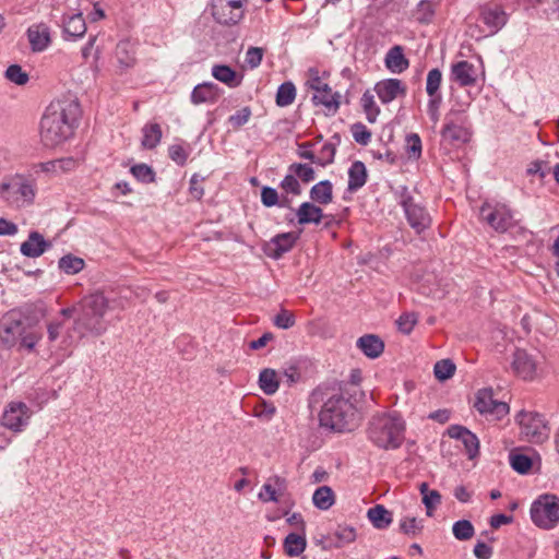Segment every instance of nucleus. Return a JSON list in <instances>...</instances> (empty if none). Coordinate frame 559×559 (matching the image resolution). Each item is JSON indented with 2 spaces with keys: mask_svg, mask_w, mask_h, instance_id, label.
I'll return each mask as SVG.
<instances>
[{
  "mask_svg": "<svg viewBox=\"0 0 559 559\" xmlns=\"http://www.w3.org/2000/svg\"><path fill=\"white\" fill-rule=\"evenodd\" d=\"M80 114L75 100L64 99L50 103L40 121V140L52 147L72 135L73 126Z\"/></svg>",
  "mask_w": 559,
  "mask_h": 559,
  "instance_id": "f257e3e1",
  "label": "nucleus"
},
{
  "mask_svg": "<svg viewBox=\"0 0 559 559\" xmlns=\"http://www.w3.org/2000/svg\"><path fill=\"white\" fill-rule=\"evenodd\" d=\"M109 307V301L100 292L84 296L79 301V317L74 320L72 331L84 337L87 333L100 336L105 333L106 326L103 318Z\"/></svg>",
  "mask_w": 559,
  "mask_h": 559,
  "instance_id": "f03ea898",
  "label": "nucleus"
},
{
  "mask_svg": "<svg viewBox=\"0 0 559 559\" xmlns=\"http://www.w3.org/2000/svg\"><path fill=\"white\" fill-rule=\"evenodd\" d=\"M320 425L333 431L352 430L356 425V407L344 393H335L323 404L319 414Z\"/></svg>",
  "mask_w": 559,
  "mask_h": 559,
  "instance_id": "7ed1b4c3",
  "label": "nucleus"
},
{
  "mask_svg": "<svg viewBox=\"0 0 559 559\" xmlns=\"http://www.w3.org/2000/svg\"><path fill=\"white\" fill-rule=\"evenodd\" d=\"M405 423L395 413L379 414L369 423V439L379 448L394 450L404 441Z\"/></svg>",
  "mask_w": 559,
  "mask_h": 559,
  "instance_id": "20e7f679",
  "label": "nucleus"
},
{
  "mask_svg": "<svg viewBox=\"0 0 559 559\" xmlns=\"http://www.w3.org/2000/svg\"><path fill=\"white\" fill-rule=\"evenodd\" d=\"M0 197L11 206H29L36 197L35 182L21 174L8 176L0 185Z\"/></svg>",
  "mask_w": 559,
  "mask_h": 559,
  "instance_id": "39448f33",
  "label": "nucleus"
},
{
  "mask_svg": "<svg viewBox=\"0 0 559 559\" xmlns=\"http://www.w3.org/2000/svg\"><path fill=\"white\" fill-rule=\"evenodd\" d=\"M531 519L542 530H552L559 524V498L545 493L539 496L531 506Z\"/></svg>",
  "mask_w": 559,
  "mask_h": 559,
  "instance_id": "423d86ee",
  "label": "nucleus"
},
{
  "mask_svg": "<svg viewBox=\"0 0 559 559\" xmlns=\"http://www.w3.org/2000/svg\"><path fill=\"white\" fill-rule=\"evenodd\" d=\"M479 216L498 233H504L515 224L511 210L504 204L485 202L480 207Z\"/></svg>",
  "mask_w": 559,
  "mask_h": 559,
  "instance_id": "0eeeda50",
  "label": "nucleus"
},
{
  "mask_svg": "<svg viewBox=\"0 0 559 559\" xmlns=\"http://www.w3.org/2000/svg\"><path fill=\"white\" fill-rule=\"evenodd\" d=\"M518 418L521 427V436L525 440L540 443L548 438L549 429L539 414L521 412Z\"/></svg>",
  "mask_w": 559,
  "mask_h": 559,
  "instance_id": "6e6552de",
  "label": "nucleus"
},
{
  "mask_svg": "<svg viewBox=\"0 0 559 559\" xmlns=\"http://www.w3.org/2000/svg\"><path fill=\"white\" fill-rule=\"evenodd\" d=\"M307 84L314 91L312 99L316 105H323L328 110L333 112L338 109V95L332 93L331 87L320 78L317 69H309Z\"/></svg>",
  "mask_w": 559,
  "mask_h": 559,
  "instance_id": "1a4fd4ad",
  "label": "nucleus"
},
{
  "mask_svg": "<svg viewBox=\"0 0 559 559\" xmlns=\"http://www.w3.org/2000/svg\"><path fill=\"white\" fill-rule=\"evenodd\" d=\"M31 408L23 402H11L3 412L1 424L3 427L20 432L32 417Z\"/></svg>",
  "mask_w": 559,
  "mask_h": 559,
  "instance_id": "9d476101",
  "label": "nucleus"
},
{
  "mask_svg": "<svg viewBox=\"0 0 559 559\" xmlns=\"http://www.w3.org/2000/svg\"><path fill=\"white\" fill-rule=\"evenodd\" d=\"M401 205L404 209L408 224L416 233L420 234L430 226L431 217L429 213L421 204L416 202L413 197H403Z\"/></svg>",
  "mask_w": 559,
  "mask_h": 559,
  "instance_id": "9b49d317",
  "label": "nucleus"
},
{
  "mask_svg": "<svg viewBox=\"0 0 559 559\" xmlns=\"http://www.w3.org/2000/svg\"><path fill=\"white\" fill-rule=\"evenodd\" d=\"M539 356L526 349L518 348L513 353L512 370L523 380H533L537 376Z\"/></svg>",
  "mask_w": 559,
  "mask_h": 559,
  "instance_id": "f8f14e48",
  "label": "nucleus"
},
{
  "mask_svg": "<svg viewBox=\"0 0 559 559\" xmlns=\"http://www.w3.org/2000/svg\"><path fill=\"white\" fill-rule=\"evenodd\" d=\"M475 407L480 414L491 416L493 419H500L509 413L508 404L495 399L491 389L477 392Z\"/></svg>",
  "mask_w": 559,
  "mask_h": 559,
  "instance_id": "ddd939ff",
  "label": "nucleus"
},
{
  "mask_svg": "<svg viewBox=\"0 0 559 559\" xmlns=\"http://www.w3.org/2000/svg\"><path fill=\"white\" fill-rule=\"evenodd\" d=\"M212 14L221 24H237L243 17L242 2L240 0H219L212 5Z\"/></svg>",
  "mask_w": 559,
  "mask_h": 559,
  "instance_id": "4468645a",
  "label": "nucleus"
},
{
  "mask_svg": "<svg viewBox=\"0 0 559 559\" xmlns=\"http://www.w3.org/2000/svg\"><path fill=\"white\" fill-rule=\"evenodd\" d=\"M288 484L284 477L273 475L266 479L258 493L262 502H281L287 495Z\"/></svg>",
  "mask_w": 559,
  "mask_h": 559,
  "instance_id": "2eb2a0df",
  "label": "nucleus"
},
{
  "mask_svg": "<svg viewBox=\"0 0 559 559\" xmlns=\"http://www.w3.org/2000/svg\"><path fill=\"white\" fill-rule=\"evenodd\" d=\"M297 239L296 233L280 234L264 245V253L270 258L280 259L294 247Z\"/></svg>",
  "mask_w": 559,
  "mask_h": 559,
  "instance_id": "dca6fc26",
  "label": "nucleus"
},
{
  "mask_svg": "<svg viewBox=\"0 0 559 559\" xmlns=\"http://www.w3.org/2000/svg\"><path fill=\"white\" fill-rule=\"evenodd\" d=\"M374 91L383 104H388L399 96L406 94V86L399 79H388L378 82Z\"/></svg>",
  "mask_w": 559,
  "mask_h": 559,
  "instance_id": "f3484780",
  "label": "nucleus"
},
{
  "mask_svg": "<svg viewBox=\"0 0 559 559\" xmlns=\"http://www.w3.org/2000/svg\"><path fill=\"white\" fill-rule=\"evenodd\" d=\"M115 60L117 62V72L122 74L135 64V49L129 40H121L115 49Z\"/></svg>",
  "mask_w": 559,
  "mask_h": 559,
  "instance_id": "a211bd4d",
  "label": "nucleus"
},
{
  "mask_svg": "<svg viewBox=\"0 0 559 559\" xmlns=\"http://www.w3.org/2000/svg\"><path fill=\"white\" fill-rule=\"evenodd\" d=\"M480 19L493 34L506 24L507 14L499 5L486 4L480 9Z\"/></svg>",
  "mask_w": 559,
  "mask_h": 559,
  "instance_id": "6ab92c4d",
  "label": "nucleus"
},
{
  "mask_svg": "<svg viewBox=\"0 0 559 559\" xmlns=\"http://www.w3.org/2000/svg\"><path fill=\"white\" fill-rule=\"evenodd\" d=\"M27 38L33 51H43L51 41L50 29L45 23L32 25L27 29Z\"/></svg>",
  "mask_w": 559,
  "mask_h": 559,
  "instance_id": "aec40b11",
  "label": "nucleus"
},
{
  "mask_svg": "<svg viewBox=\"0 0 559 559\" xmlns=\"http://www.w3.org/2000/svg\"><path fill=\"white\" fill-rule=\"evenodd\" d=\"M50 247L51 243L46 241L41 234L32 231L27 240L21 245L20 250L25 257L38 258Z\"/></svg>",
  "mask_w": 559,
  "mask_h": 559,
  "instance_id": "412c9836",
  "label": "nucleus"
},
{
  "mask_svg": "<svg viewBox=\"0 0 559 559\" xmlns=\"http://www.w3.org/2000/svg\"><path fill=\"white\" fill-rule=\"evenodd\" d=\"M452 80L461 86L473 85L476 81L475 68L467 61H459L452 66Z\"/></svg>",
  "mask_w": 559,
  "mask_h": 559,
  "instance_id": "4be33fe9",
  "label": "nucleus"
},
{
  "mask_svg": "<svg viewBox=\"0 0 559 559\" xmlns=\"http://www.w3.org/2000/svg\"><path fill=\"white\" fill-rule=\"evenodd\" d=\"M357 347L367 357L377 358L383 353L384 343L374 334H366L357 340Z\"/></svg>",
  "mask_w": 559,
  "mask_h": 559,
  "instance_id": "5701e85b",
  "label": "nucleus"
},
{
  "mask_svg": "<svg viewBox=\"0 0 559 559\" xmlns=\"http://www.w3.org/2000/svg\"><path fill=\"white\" fill-rule=\"evenodd\" d=\"M218 86L214 83H202L194 87L191 94V100L193 104L201 103H214L218 98Z\"/></svg>",
  "mask_w": 559,
  "mask_h": 559,
  "instance_id": "b1692460",
  "label": "nucleus"
},
{
  "mask_svg": "<svg viewBox=\"0 0 559 559\" xmlns=\"http://www.w3.org/2000/svg\"><path fill=\"white\" fill-rule=\"evenodd\" d=\"M296 215L300 225L319 224L323 217L322 210L310 202H304L297 210Z\"/></svg>",
  "mask_w": 559,
  "mask_h": 559,
  "instance_id": "393cba45",
  "label": "nucleus"
},
{
  "mask_svg": "<svg viewBox=\"0 0 559 559\" xmlns=\"http://www.w3.org/2000/svg\"><path fill=\"white\" fill-rule=\"evenodd\" d=\"M385 66L393 73H401L408 68V60L404 57L401 46H394L389 50Z\"/></svg>",
  "mask_w": 559,
  "mask_h": 559,
  "instance_id": "a878e982",
  "label": "nucleus"
},
{
  "mask_svg": "<svg viewBox=\"0 0 559 559\" xmlns=\"http://www.w3.org/2000/svg\"><path fill=\"white\" fill-rule=\"evenodd\" d=\"M307 546L306 533H290L284 539V549L287 556L297 557L301 555Z\"/></svg>",
  "mask_w": 559,
  "mask_h": 559,
  "instance_id": "bb28decb",
  "label": "nucleus"
},
{
  "mask_svg": "<svg viewBox=\"0 0 559 559\" xmlns=\"http://www.w3.org/2000/svg\"><path fill=\"white\" fill-rule=\"evenodd\" d=\"M367 518L378 530L386 528L393 521L392 513L382 504L370 508L367 512Z\"/></svg>",
  "mask_w": 559,
  "mask_h": 559,
  "instance_id": "cd10ccee",
  "label": "nucleus"
},
{
  "mask_svg": "<svg viewBox=\"0 0 559 559\" xmlns=\"http://www.w3.org/2000/svg\"><path fill=\"white\" fill-rule=\"evenodd\" d=\"M212 75L229 87H236L241 83V78H239L230 67L225 64L214 66L212 68Z\"/></svg>",
  "mask_w": 559,
  "mask_h": 559,
  "instance_id": "c85d7f7f",
  "label": "nucleus"
},
{
  "mask_svg": "<svg viewBox=\"0 0 559 559\" xmlns=\"http://www.w3.org/2000/svg\"><path fill=\"white\" fill-rule=\"evenodd\" d=\"M259 386L266 395H273L280 386L277 372L271 368L263 369L259 376Z\"/></svg>",
  "mask_w": 559,
  "mask_h": 559,
  "instance_id": "c756f323",
  "label": "nucleus"
},
{
  "mask_svg": "<svg viewBox=\"0 0 559 559\" xmlns=\"http://www.w3.org/2000/svg\"><path fill=\"white\" fill-rule=\"evenodd\" d=\"M348 190L355 191L361 188L367 178L366 167L362 162H355L348 170Z\"/></svg>",
  "mask_w": 559,
  "mask_h": 559,
  "instance_id": "7c9ffc66",
  "label": "nucleus"
},
{
  "mask_svg": "<svg viewBox=\"0 0 559 559\" xmlns=\"http://www.w3.org/2000/svg\"><path fill=\"white\" fill-rule=\"evenodd\" d=\"M442 138L452 144L464 143L468 139V132L465 128L449 121L442 130Z\"/></svg>",
  "mask_w": 559,
  "mask_h": 559,
  "instance_id": "2f4dec72",
  "label": "nucleus"
},
{
  "mask_svg": "<svg viewBox=\"0 0 559 559\" xmlns=\"http://www.w3.org/2000/svg\"><path fill=\"white\" fill-rule=\"evenodd\" d=\"M312 502L320 510H329L335 503L334 491L329 486H321L313 492Z\"/></svg>",
  "mask_w": 559,
  "mask_h": 559,
  "instance_id": "473e14b6",
  "label": "nucleus"
},
{
  "mask_svg": "<svg viewBox=\"0 0 559 559\" xmlns=\"http://www.w3.org/2000/svg\"><path fill=\"white\" fill-rule=\"evenodd\" d=\"M23 332V324L20 321H11L3 324L0 331V340L3 344L12 346L17 342L20 333Z\"/></svg>",
  "mask_w": 559,
  "mask_h": 559,
  "instance_id": "72a5a7b5",
  "label": "nucleus"
},
{
  "mask_svg": "<svg viewBox=\"0 0 559 559\" xmlns=\"http://www.w3.org/2000/svg\"><path fill=\"white\" fill-rule=\"evenodd\" d=\"M310 198L320 204H329L332 201V185L323 180L314 185L310 190Z\"/></svg>",
  "mask_w": 559,
  "mask_h": 559,
  "instance_id": "f704fd0d",
  "label": "nucleus"
},
{
  "mask_svg": "<svg viewBox=\"0 0 559 559\" xmlns=\"http://www.w3.org/2000/svg\"><path fill=\"white\" fill-rule=\"evenodd\" d=\"M59 269L68 275H74L81 272L85 266V261L74 254H66L58 262Z\"/></svg>",
  "mask_w": 559,
  "mask_h": 559,
  "instance_id": "c9c22d12",
  "label": "nucleus"
},
{
  "mask_svg": "<svg viewBox=\"0 0 559 559\" xmlns=\"http://www.w3.org/2000/svg\"><path fill=\"white\" fill-rule=\"evenodd\" d=\"M162 129L157 123H151L143 128L142 146L152 150L160 142Z\"/></svg>",
  "mask_w": 559,
  "mask_h": 559,
  "instance_id": "e433bc0d",
  "label": "nucleus"
},
{
  "mask_svg": "<svg viewBox=\"0 0 559 559\" xmlns=\"http://www.w3.org/2000/svg\"><path fill=\"white\" fill-rule=\"evenodd\" d=\"M64 32L72 37H81L86 32V24L81 13L64 21Z\"/></svg>",
  "mask_w": 559,
  "mask_h": 559,
  "instance_id": "4c0bfd02",
  "label": "nucleus"
},
{
  "mask_svg": "<svg viewBox=\"0 0 559 559\" xmlns=\"http://www.w3.org/2000/svg\"><path fill=\"white\" fill-rule=\"evenodd\" d=\"M261 201H262V204L266 207H271L276 204H278L280 206H283V207L289 206V200L286 197H283L280 200L277 191L271 187L262 188Z\"/></svg>",
  "mask_w": 559,
  "mask_h": 559,
  "instance_id": "58836bf2",
  "label": "nucleus"
},
{
  "mask_svg": "<svg viewBox=\"0 0 559 559\" xmlns=\"http://www.w3.org/2000/svg\"><path fill=\"white\" fill-rule=\"evenodd\" d=\"M296 88L292 82L283 83L276 93V104L280 107H286L295 100Z\"/></svg>",
  "mask_w": 559,
  "mask_h": 559,
  "instance_id": "ea45409f",
  "label": "nucleus"
},
{
  "mask_svg": "<svg viewBox=\"0 0 559 559\" xmlns=\"http://www.w3.org/2000/svg\"><path fill=\"white\" fill-rule=\"evenodd\" d=\"M423 521L415 516H406L400 522V532L411 537H416L419 535L423 531Z\"/></svg>",
  "mask_w": 559,
  "mask_h": 559,
  "instance_id": "a19ab883",
  "label": "nucleus"
},
{
  "mask_svg": "<svg viewBox=\"0 0 559 559\" xmlns=\"http://www.w3.org/2000/svg\"><path fill=\"white\" fill-rule=\"evenodd\" d=\"M452 533L457 540H468L474 536L475 528L468 520H460L453 524Z\"/></svg>",
  "mask_w": 559,
  "mask_h": 559,
  "instance_id": "79ce46f5",
  "label": "nucleus"
},
{
  "mask_svg": "<svg viewBox=\"0 0 559 559\" xmlns=\"http://www.w3.org/2000/svg\"><path fill=\"white\" fill-rule=\"evenodd\" d=\"M442 81V73L439 69H432L427 74L426 92L430 97L440 96L438 91Z\"/></svg>",
  "mask_w": 559,
  "mask_h": 559,
  "instance_id": "37998d69",
  "label": "nucleus"
},
{
  "mask_svg": "<svg viewBox=\"0 0 559 559\" xmlns=\"http://www.w3.org/2000/svg\"><path fill=\"white\" fill-rule=\"evenodd\" d=\"M361 105H362V108L367 116V120L371 123L374 122L380 110H379L378 106L376 105L373 95L370 94V92L367 91L362 94Z\"/></svg>",
  "mask_w": 559,
  "mask_h": 559,
  "instance_id": "c03bdc74",
  "label": "nucleus"
},
{
  "mask_svg": "<svg viewBox=\"0 0 559 559\" xmlns=\"http://www.w3.org/2000/svg\"><path fill=\"white\" fill-rule=\"evenodd\" d=\"M509 457L512 468L518 473L525 474L532 467V460L527 455L511 452Z\"/></svg>",
  "mask_w": 559,
  "mask_h": 559,
  "instance_id": "a18cd8bd",
  "label": "nucleus"
},
{
  "mask_svg": "<svg viewBox=\"0 0 559 559\" xmlns=\"http://www.w3.org/2000/svg\"><path fill=\"white\" fill-rule=\"evenodd\" d=\"M455 371V365L450 359H443L435 365L433 372L438 380L444 381L450 379Z\"/></svg>",
  "mask_w": 559,
  "mask_h": 559,
  "instance_id": "49530a36",
  "label": "nucleus"
},
{
  "mask_svg": "<svg viewBox=\"0 0 559 559\" xmlns=\"http://www.w3.org/2000/svg\"><path fill=\"white\" fill-rule=\"evenodd\" d=\"M41 335L37 331L32 329H26L23 325V332L20 333L17 340L20 341V345L28 350H33L35 345L40 340Z\"/></svg>",
  "mask_w": 559,
  "mask_h": 559,
  "instance_id": "de8ad7c7",
  "label": "nucleus"
},
{
  "mask_svg": "<svg viewBox=\"0 0 559 559\" xmlns=\"http://www.w3.org/2000/svg\"><path fill=\"white\" fill-rule=\"evenodd\" d=\"M295 322H296L295 314L292 311L284 309V308H282L280 310V312L273 319L274 325L277 326L278 329H284V330H287V329H290L292 326H294Z\"/></svg>",
  "mask_w": 559,
  "mask_h": 559,
  "instance_id": "09e8293b",
  "label": "nucleus"
},
{
  "mask_svg": "<svg viewBox=\"0 0 559 559\" xmlns=\"http://www.w3.org/2000/svg\"><path fill=\"white\" fill-rule=\"evenodd\" d=\"M334 536L337 538V542L335 543L336 548L343 547L345 544H350L355 542L356 539V531L353 527L345 526V527H338Z\"/></svg>",
  "mask_w": 559,
  "mask_h": 559,
  "instance_id": "8fccbe9b",
  "label": "nucleus"
},
{
  "mask_svg": "<svg viewBox=\"0 0 559 559\" xmlns=\"http://www.w3.org/2000/svg\"><path fill=\"white\" fill-rule=\"evenodd\" d=\"M5 76L17 85H24L28 82V74L17 64L10 66L5 71Z\"/></svg>",
  "mask_w": 559,
  "mask_h": 559,
  "instance_id": "3c124183",
  "label": "nucleus"
},
{
  "mask_svg": "<svg viewBox=\"0 0 559 559\" xmlns=\"http://www.w3.org/2000/svg\"><path fill=\"white\" fill-rule=\"evenodd\" d=\"M418 321V316L415 312L403 313L396 321L399 330L405 334H409Z\"/></svg>",
  "mask_w": 559,
  "mask_h": 559,
  "instance_id": "603ef678",
  "label": "nucleus"
},
{
  "mask_svg": "<svg viewBox=\"0 0 559 559\" xmlns=\"http://www.w3.org/2000/svg\"><path fill=\"white\" fill-rule=\"evenodd\" d=\"M289 170L293 171L304 182H309L314 179V170L307 164H293L290 165Z\"/></svg>",
  "mask_w": 559,
  "mask_h": 559,
  "instance_id": "864d4df0",
  "label": "nucleus"
},
{
  "mask_svg": "<svg viewBox=\"0 0 559 559\" xmlns=\"http://www.w3.org/2000/svg\"><path fill=\"white\" fill-rule=\"evenodd\" d=\"M423 503L426 507L427 515L431 516L436 508L441 503L440 492L438 490H431L428 493H425V497H423Z\"/></svg>",
  "mask_w": 559,
  "mask_h": 559,
  "instance_id": "5fc2aeb1",
  "label": "nucleus"
},
{
  "mask_svg": "<svg viewBox=\"0 0 559 559\" xmlns=\"http://www.w3.org/2000/svg\"><path fill=\"white\" fill-rule=\"evenodd\" d=\"M251 117V109L249 107H243L239 111H237L235 115H231L228 118V123L234 129H239L243 124H246Z\"/></svg>",
  "mask_w": 559,
  "mask_h": 559,
  "instance_id": "6e6d98bb",
  "label": "nucleus"
},
{
  "mask_svg": "<svg viewBox=\"0 0 559 559\" xmlns=\"http://www.w3.org/2000/svg\"><path fill=\"white\" fill-rule=\"evenodd\" d=\"M131 173L133 176L143 181V182H152L154 181V173L153 169L146 164H139L131 168Z\"/></svg>",
  "mask_w": 559,
  "mask_h": 559,
  "instance_id": "4d7b16f0",
  "label": "nucleus"
},
{
  "mask_svg": "<svg viewBox=\"0 0 559 559\" xmlns=\"http://www.w3.org/2000/svg\"><path fill=\"white\" fill-rule=\"evenodd\" d=\"M335 156V147L331 143H325L321 151L319 156L316 157V164H319L320 166H326L331 164Z\"/></svg>",
  "mask_w": 559,
  "mask_h": 559,
  "instance_id": "13d9d810",
  "label": "nucleus"
},
{
  "mask_svg": "<svg viewBox=\"0 0 559 559\" xmlns=\"http://www.w3.org/2000/svg\"><path fill=\"white\" fill-rule=\"evenodd\" d=\"M469 459H474L478 454L479 442L477 437L469 430L461 440Z\"/></svg>",
  "mask_w": 559,
  "mask_h": 559,
  "instance_id": "bf43d9fd",
  "label": "nucleus"
},
{
  "mask_svg": "<svg viewBox=\"0 0 559 559\" xmlns=\"http://www.w3.org/2000/svg\"><path fill=\"white\" fill-rule=\"evenodd\" d=\"M352 133L355 141L361 145H367L370 142L371 132L362 123H355L352 127Z\"/></svg>",
  "mask_w": 559,
  "mask_h": 559,
  "instance_id": "052dcab7",
  "label": "nucleus"
},
{
  "mask_svg": "<svg viewBox=\"0 0 559 559\" xmlns=\"http://www.w3.org/2000/svg\"><path fill=\"white\" fill-rule=\"evenodd\" d=\"M264 49L260 47H250L246 53V62L251 69L259 67L262 62Z\"/></svg>",
  "mask_w": 559,
  "mask_h": 559,
  "instance_id": "680f3d73",
  "label": "nucleus"
},
{
  "mask_svg": "<svg viewBox=\"0 0 559 559\" xmlns=\"http://www.w3.org/2000/svg\"><path fill=\"white\" fill-rule=\"evenodd\" d=\"M433 12V4L430 1L421 0L417 9V20L421 23H426L430 21Z\"/></svg>",
  "mask_w": 559,
  "mask_h": 559,
  "instance_id": "e2e57ef3",
  "label": "nucleus"
},
{
  "mask_svg": "<svg viewBox=\"0 0 559 559\" xmlns=\"http://www.w3.org/2000/svg\"><path fill=\"white\" fill-rule=\"evenodd\" d=\"M281 187L287 193H293L295 195H298L301 193L300 185H299L297 178L292 174L287 175L283 179Z\"/></svg>",
  "mask_w": 559,
  "mask_h": 559,
  "instance_id": "0e129e2a",
  "label": "nucleus"
},
{
  "mask_svg": "<svg viewBox=\"0 0 559 559\" xmlns=\"http://www.w3.org/2000/svg\"><path fill=\"white\" fill-rule=\"evenodd\" d=\"M275 411L276 409L273 404L263 402L261 405H259L254 408L253 415L258 418H261V419L267 421V420L272 419V417L275 414Z\"/></svg>",
  "mask_w": 559,
  "mask_h": 559,
  "instance_id": "69168bd1",
  "label": "nucleus"
},
{
  "mask_svg": "<svg viewBox=\"0 0 559 559\" xmlns=\"http://www.w3.org/2000/svg\"><path fill=\"white\" fill-rule=\"evenodd\" d=\"M407 152L411 157L418 158L421 153V141L418 134H411L407 136Z\"/></svg>",
  "mask_w": 559,
  "mask_h": 559,
  "instance_id": "338daca9",
  "label": "nucleus"
},
{
  "mask_svg": "<svg viewBox=\"0 0 559 559\" xmlns=\"http://www.w3.org/2000/svg\"><path fill=\"white\" fill-rule=\"evenodd\" d=\"M441 105V96H435L431 97L427 104V112L433 122V124H437L439 121V107Z\"/></svg>",
  "mask_w": 559,
  "mask_h": 559,
  "instance_id": "774afa93",
  "label": "nucleus"
}]
</instances>
